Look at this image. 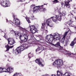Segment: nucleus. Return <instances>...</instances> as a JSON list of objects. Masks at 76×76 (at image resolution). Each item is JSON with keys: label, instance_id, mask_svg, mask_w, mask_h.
<instances>
[{"label": "nucleus", "instance_id": "nucleus-1", "mask_svg": "<svg viewBox=\"0 0 76 76\" xmlns=\"http://www.w3.org/2000/svg\"><path fill=\"white\" fill-rule=\"evenodd\" d=\"M7 41H8V45H5V47L7 48L6 50L5 51H9V49L10 48H12L14 47V45H13L14 44H15L16 42V41L14 39L12 38H7ZM9 45H13L12 46H9Z\"/></svg>", "mask_w": 76, "mask_h": 76}, {"label": "nucleus", "instance_id": "nucleus-2", "mask_svg": "<svg viewBox=\"0 0 76 76\" xmlns=\"http://www.w3.org/2000/svg\"><path fill=\"white\" fill-rule=\"evenodd\" d=\"M28 48V46H26V45L24 44L23 45V46H21L18 47L14 51V53L15 55H17L19 54L23 50H24L25 49H27Z\"/></svg>", "mask_w": 76, "mask_h": 76}, {"label": "nucleus", "instance_id": "nucleus-3", "mask_svg": "<svg viewBox=\"0 0 76 76\" xmlns=\"http://www.w3.org/2000/svg\"><path fill=\"white\" fill-rule=\"evenodd\" d=\"M52 64L55 67H56L58 69H59L63 64V61L61 59H57Z\"/></svg>", "mask_w": 76, "mask_h": 76}, {"label": "nucleus", "instance_id": "nucleus-4", "mask_svg": "<svg viewBox=\"0 0 76 76\" xmlns=\"http://www.w3.org/2000/svg\"><path fill=\"white\" fill-rule=\"evenodd\" d=\"M23 36L21 35H20L19 38L20 39L22 42H26L28 41V35L25 34Z\"/></svg>", "mask_w": 76, "mask_h": 76}, {"label": "nucleus", "instance_id": "nucleus-5", "mask_svg": "<svg viewBox=\"0 0 76 76\" xmlns=\"http://www.w3.org/2000/svg\"><path fill=\"white\" fill-rule=\"evenodd\" d=\"M72 1V0H65V4L64 3H62L61 4L62 7L64 8L66 6V8H69L70 7V4H69V3Z\"/></svg>", "mask_w": 76, "mask_h": 76}, {"label": "nucleus", "instance_id": "nucleus-6", "mask_svg": "<svg viewBox=\"0 0 76 76\" xmlns=\"http://www.w3.org/2000/svg\"><path fill=\"white\" fill-rule=\"evenodd\" d=\"M5 1H1L0 4L3 7H9L10 6V3L9 0H5Z\"/></svg>", "mask_w": 76, "mask_h": 76}, {"label": "nucleus", "instance_id": "nucleus-7", "mask_svg": "<svg viewBox=\"0 0 76 76\" xmlns=\"http://www.w3.org/2000/svg\"><path fill=\"white\" fill-rule=\"evenodd\" d=\"M30 32L33 34H35L37 32H38V29L36 27L35 25H31L30 26Z\"/></svg>", "mask_w": 76, "mask_h": 76}, {"label": "nucleus", "instance_id": "nucleus-8", "mask_svg": "<svg viewBox=\"0 0 76 76\" xmlns=\"http://www.w3.org/2000/svg\"><path fill=\"white\" fill-rule=\"evenodd\" d=\"M14 71V68H10V67H8L7 69L5 68H2V72H7L8 73H11L13 72Z\"/></svg>", "mask_w": 76, "mask_h": 76}, {"label": "nucleus", "instance_id": "nucleus-9", "mask_svg": "<svg viewBox=\"0 0 76 76\" xmlns=\"http://www.w3.org/2000/svg\"><path fill=\"white\" fill-rule=\"evenodd\" d=\"M35 61L36 63H37L39 65H41V66H44L43 64H42V62H44V60L42 58L38 59L37 58Z\"/></svg>", "mask_w": 76, "mask_h": 76}, {"label": "nucleus", "instance_id": "nucleus-10", "mask_svg": "<svg viewBox=\"0 0 76 76\" xmlns=\"http://www.w3.org/2000/svg\"><path fill=\"white\" fill-rule=\"evenodd\" d=\"M46 39L48 40L50 42H52L54 40L53 38V35H47L45 38Z\"/></svg>", "mask_w": 76, "mask_h": 76}, {"label": "nucleus", "instance_id": "nucleus-11", "mask_svg": "<svg viewBox=\"0 0 76 76\" xmlns=\"http://www.w3.org/2000/svg\"><path fill=\"white\" fill-rule=\"evenodd\" d=\"M52 45L55 46V47H59V50H62L63 49V47L60 46V42H57L55 45L52 43Z\"/></svg>", "mask_w": 76, "mask_h": 76}, {"label": "nucleus", "instance_id": "nucleus-12", "mask_svg": "<svg viewBox=\"0 0 76 76\" xmlns=\"http://www.w3.org/2000/svg\"><path fill=\"white\" fill-rule=\"evenodd\" d=\"M51 19H52L51 18L47 19L46 22L47 23L48 26H49L50 27H52V23H50L51 22Z\"/></svg>", "mask_w": 76, "mask_h": 76}, {"label": "nucleus", "instance_id": "nucleus-13", "mask_svg": "<svg viewBox=\"0 0 76 76\" xmlns=\"http://www.w3.org/2000/svg\"><path fill=\"white\" fill-rule=\"evenodd\" d=\"M39 10H40V8H39V7L35 6L34 7L33 12V13H34L35 12H37V11L38 12V11H39Z\"/></svg>", "mask_w": 76, "mask_h": 76}, {"label": "nucleus", "instance_id": "nucleus-14", "mask_svg": "<svg viewBox=\"0 0 76 76\" xmlns=\"http://www.w3.org/2000/svg\"><path fill=\"white\" fill-rule=\"evenodd\" d=\"M51 18L52 20L53 21V22H55L56 23H58V20H57V18L56 17H51Z\"/></svg>", "mask_w": 76, "mask_h": 76}, {"label": "nucleus", "instance_id": "nucleus-15", "mask_svg": "<svg viewBox=\"0 0 76 76\" xmlns=\"http://www.w3.org/2000/svg\"><path fill=\"white\" fill-rule=\"evenodd\" d=\"M76 43V37L74 39L73 41L72 42L71 44H70V45L72 47V48H73L74 45H75V44Z\"/></svg>", "mask_w": 76, "mask_h": 76}, {"label": "nucleus", "instance_id": "nucleus-16", "mask_svg": "<svg viewBox=\"0 0 76 76\" xmlns=\"http://www.w3.org/2000/svg\"><path fill=\"white\" fill-rule=\"evenodd\" d=\"M13 32L15 33V35L16 37H20V34H19V31H13Z\"/></svg>", "mask_w": 76, "mask_h": 76}, {"label": "nucleus", "instance_id": "nucleus-17", "mask_svg": "<svg viewBox=\"0 0 76 76\" xmlns=\"http://www.w3.org/2000/svg\"><path fill=\"white\" fill-rule=\"evenodd\" d=\"M56 17L58 21V20L60 21V20H61V16L60 14H59V15H56Z\"/></svg>", "mask_w": 76, "mask_h": 76}, {"label": "nucleus", "instance_id": "nucleus-18", "mask_svg": "<svg viewBox=\"0 0 76 76\" xmlns=\"http://www.w3.org/2000/svg\"><path fill=\"white\" fill-rule=\"evenodd\" d=\"M57 75L58 76H62L63 75V73L61 72L60 71H59V70H58L57 72Z\"/></svg>", "mask_w": 76, "mask_h": 76}, {"label": "nucleus", "instance_id": "nucleus-19", "mask_svg": "<svg viewBox=\"0 0 76 76\" xmlns=\"http://www.w3.org/2000/svg\"><path fill=\"white\" fill-rule=\"evenodd\" d=\"M67 23L70 26H72V23H73V21H72V19H71L69 21H68L67 22Z\"/></svg>", "mask_w": 76, "mask_h": 76}, {"label": "nucleus", "instance_id": "nucleus-20", "mask_svg": "<svg viewBox=\"0 0 76 76\" xmlns=\"http://www.w3.org/2000/svg\"><path fill=\"white\" fill-rule=\"evenodd\" d=\"M60 34L57 33H55L54 34V35H53V39H56V38L58 37V35H59Z\"/></svg>", "mask_w": 76, "mask_h": 76}, {"label": "nucleus", "instance_id": "nucleus-21", "mask_svg": "<svg viewBox=\"0 0 76 76\" xmlns=\"http://www.w3.org/2000/svg\"><path fill=\"white\" fill-rule=\"evenodd\" d=\"M46 23H45V22H44L43 23H42V29H44L45 28V27Z\"/></svg>", "mask_w": 76, "mask_h": 76}, {"label": "nucleus", "instance_id": "nucleus-22", "mask_svg": "<svg viewBox=\"0 0 76 76\" xmlns=\"http://www.w3.org/2000/svg\"><path fill=\"white\" fill-rule=\"evenodd\" d=\"M65 38L66 37L65 36H63V38L61 39V43H64V40L65 39Z\"/></svg>", "mask_w": 76, "mask_h": 76}, {"label": "nucleus", "instance_id": "nucleus-23", "mask_svg": "<svg viewBox=\"0 0 76 76\" xmlns=\"http://www.w3.org/2000/svg\"><path fill=\"white\" fill-rule=\"evenodd\" d=\"M34 57V55H33V54L32 53H31L28 54V57L29 58H31V57Z\"/></svg>", "mask_w": 76, "mask_h": 76}, {"label": "nucleus", "instance_id": "nucleus-24", "mask_svg": "<svg viewBox=\"0 0 76 76\" xmlns=\"http://www.w3.org/2000/svg\"><path fill=\"white\" fill-rule=\"evenodd\" d=\"M18 20H18L17 18L14 19L13 20V22L14 23H16V22H18Z\"/></svg>", "mask_w": 76, "mask_h": 76}, {"label": "nucleus", "instance_id": "nucleus-25", "mask_svg": "<svg viewBox=\"0 0 76 76\" xmlns=\"http://www.w3.org/2000/svg\"><path fill=\"white\" fill-rule=\"evenodd\" d=\"M53 4H54L55 3H58V0H54L53 1Z\"/></svg>", "mask_w": 76, "mask_h": 76}, {"label": "nucleus", "instance_id": "nucleus-26", "mask_svg": "<svg viewBox=\"0 0 76 76\" xmlns=\"http://www.w3.org/2000/svg\"><path fill=\"white\" fill-rule=\"evenodd\" d=\"M56 40H60V35H59L58 37L56 38Z\"/></svg>", "mask_w": 76, "mask_h": 76}, {"label": "nucleus", "instance_id": "nucleus-27", "mask_svg": "<svg viewBox=\"0 0 76 76\" xmlns=\"http://www.w3.org/2000/svg\"><path fill=\"white\" fill-rule=\"evenodd\" d=\"M31 19L32 20H34L35 19V18L34 17V16L32 15L31 16Z\"/></svg>", "mask_w": 76, "mask_h": 76}, {"label": "nucleus", "instance_id": "nucleus-28", "mask_svg": "<svg viewBox=\"0 0 76 76\" xmlns=\"http://www.w3.org/2000/svg\"><path fill=\"white\" fill-rule=\"evenodd\" d=\"M16 24L18 25H20V21L18 20V22H16Z\"/></svg>", "mask_w": 76, "mask_h": 76}, {"label": "nucleus", "instance_id": "nucleus-29", "mask_svg": "<svg viewBox=\"0 0 76 76\" xmlns=\"http://www.w3.org/2000/svg\"><path fill=\"white\" fill-rule=\"evenodd\" d=\"M43 6H44V5H42L41 6H39L38 7H39V9H40V10L41 9H43Z\"/></svg>", "mask_w": 76, "mask_h": 76}, {"label": "nucleus", "instance_id": "nucleus-30", "mask_svg": "<svg viewBox=\"0 0 76 76\" xmlns=\"http://www.w3.org/2000/svg\"><path fill=\"white\" fill-rule=\"evenodd\" d=\"M59 14L60 15H61V14L62 16H65V15H66V14L64 12H62V13H61V12H60Z\"/></svg>", "mask_w": 76, "mask_h": 76}, {"label": "nucleus", "instance_id": "nucleus-31", "mask_svg": "<svg viewBox=\"0 0 76 76\" xmlns=\"http://www.w3.org/2000/svg\"><path fill=\"white\" fill-rule=\"evenodd\" d=\"M26 19L27 21V22H28V23H31V21H30V20H29V18H26Z\"/></svg>", "mask_w": 76, "mask_h": 76}, {"label": "nucleus", "instance_id": "nucleus-32", "mask_svg": "<svg viewBox=\"0 0 76 76\" xmlns=\"http://www.w3.org/2000/svg\"><path fill=\"white\" fill-rule=\"evenodd\" d=\"M69 32V31H66V32L65 33L64 36L66 37V35H67V33Z\"/></svg>", "mask_w": 76, "mask_h": 76}, {"label": "nucleus", "instance_id": "nucleus-33", "mask_svg": "<svg viewBox=\"0 0 76 76\" xmlns=\"http://www.w3.org/2000/svg\"><path fill=\"white\" fill-rule=\"evenodd\" d=\"M28 43H31L32 42V40L31 39H29L28 41Z\"/></svg>", "mask_w": 76, "mask_h": 76}, {"label": "nucleus", "instance_id": "nucleus-34", "mask_svg": "<svg viewBox=\"0 0 76 76\" xmlns=\"http://www.w3.org/2000/svg\"><path fill=\"white\" fill-rule=\"evenodd\" d=\"M3 73V68H0V73Z\"/></svg>", "mask_w": 76, "mask_h": 76}, {"label": "nucleus", "instance_id": "nucleus-35", "mask_svg": "<svg viewBox=\"0 0 76 76\" xmlns=\"http://www.w3.org/2000/svg\"><path fill=\"white\" fill-rule=\"evenodd\" d=\"M69 39H67V40H66V44L67 45V44H68V42H69Z\"/></svg>", "mask_w": 76, "mask_h": 76}, {"label": "nucleus", "instance_id": "nucleus-36", "mask_svg": "<svg viewBox=\"0 0 76 76\" xmlns=\"http://www.w3.org/2000/svg\"><path fill=\"white\" fill-rule=\"evenodd\" d=\"M35 6V5L34 4H32L31 5V7L32 8V7H34V6Z\"/></svg>", "mask_w": 76, "mask_h": 76}, {"label": "nucleus", "instance_id": "nucleus-37", "mask_svg": "<svg viewBox=\"0 0 76 76\" xmlns=\"http://www.w3.org/2000/svg\"><path fill=\"white\" fill-rule=\"evenodd\" d=\"M18 2L21 1V2H22V1H25V0H18Z\"/></svg>", "mask_w": 76, "mask_h": 76}, {"label": "nucleus", "instance_id": "nucleus-38", "mask_svg": "<svg viewBox=\"0 0 76 76\" xmlns=\"http://www.w3.org/2000/svg\"><path fill=\"white\" fill-rule=\"evenodd\" d=\"M66 54L68 56H71V55L72 54L70 53H66Z\"/></svg>", "mask_w": 76, "mask_h": 76}, {"label": "nucleus", "instance_id": "nucleus-39", "mask_svg": "<svg viewBox=\"0 0 76 76\" xmlns=\"http://www.w3.org/2000/svg\"><path fill=\"white\" fill-rule=\"evenodd\" d=\"M21 30L22 31H25V29L23 28H21Z\"/></svg>", "mask_w": 76, "mask_h": 76}, {"label": "nucleus", "instance_id": "nucleus-40", "mask_svg": "<svg viewBox=\"0 0 76 76\" xmlns=\"http://www.w3.org/2000/svg\"><path fill=\"white\" fill-rule=\"evenodd\" d=\"M40 48L42 49V50H44V47H41Z\"/></svg>", "mask_w": 76, "mask_h": 76}, {"label": "nucleus", "instance_id": "nucleus-41", "mask_svg": "<svg viewBox=\"0 0 76 76\" xmlns=\"http://www.w3.org/2000/svg\"><path fill=\"white\" fill-rule=\"evenodd\" d=\"M48 75L46 74V75H42V76H48Z\"/></svg>", "mask_w": 76, "mask_h": 76}, {"label": "nucleus", "instance_id": "nucleus-42", "mask_svg": "<svg viewBox=\"0 0 76 76\" xmlns=\"http://www.w3.org/2000/svg\"><path fill=\"white\" fill-rule=\"evenodd\" d=\"M57 76L56 75H52L51 76Z\"/></svg>", "mask_w": 76, "mask_h": 76}, {"label": "nucleus", "instance_id": "nucleus-43", "mask_svg": "<svg viewBox=\"0 0 76 76\" xmlns=\"http://www.w3.org/2000/svg\"><path fill=\"white\" fill-rule=\"evenodd\" d=\"M13 17L14 18H15V15H14V14H13Z\"/></svg>", "mask_w": 76, "mask_h": 76}, {"label": "nucleus", "instance_id": "nucleus-44", "mask_svg": "<svg viewBox=\"0 0 76 76\" xmlns=\"http://www.w3.org/2000/svg\"><path fill=\"white\" fill-rule=\"evenodd\" d=\"M6 21H7V22H8V19H6Z\"/></svg>", "mask_w": 76, "mask_h": 76}, {"label": "nucleus", "instance_id": "nucleus-45", "mask_svg": "<svg viewBox=\"0 0 76 76\" xmlns=\"http://www.w3.org/2000/svg\"><path fill=\"white\" fill-rule=\"evenodd\" d=\"M36 51L37 52V51H38V49H37L36 50Z\"/></svg>", "mask_w": 76, "mask_h": 76}, {"label": "nucleus", "instance_id": "nucleus-46", "mask_svg": "<svg viewBox=\"0 0 76 76\" xmlns=\"http://www.w3.org/2000/svg\"><path fill=\"white\" fill-rule=\"evenodd\" d=\"M74 18H75V20H76V17H75Z\"/></svg>", "mask_w": 76, "mask_h": 76}, {"label": "nucleus", "instance_id": "nucleus-47", "mask_svg": "<svg viewBox=\"0 0 76 76\" xmlns=\"http://www.w3.org/2000/svg\"><path fill=\"white\" fill-rule=\"evenodd\" d=\"M1 16V13H0V17Z\"/></svg>", "mask_w": 76, "mask_h": 76}, {"label": "nucleus", "instance_id": "nucleus-48", "mask_svg": "<svg viewBox=\"0 0 76 76\" xmlns=\"http://www.w3.org/2000/svg\"><path fill=\"white\" fill-rule=\"evenodd\" d=\"M71 15H73V14H72V13H71Z\"/></svg>", "mask_w": 76, "mask_h": 76}, {"label": "nucleus", "instance_id": "nucleus-49", "mask_svg": "<svg viewBox=\"0 0 76 76\" xmlns=\"http://www.w3.org/2000/svg\"><path fill=\"white\" fill-rule=\"evenodd\" d=\"M0 40H1V38L0 37Z\"/></svg>", "mask_w": 76, "mask_h": 76}, {"label": "nucleus", "instance_id": "nucleus-50", "mask_svg": "<svg viewBox=\"0 0 76 76\" xmlns=\"http://www.w3.org/2000/svg\"><path fill=\"white\" fill-rule=\"evenodd\" d=\"M48 31L47 30H46V31Z\"/></svg>", "mask_w": 76, "mask_h": 76}, {"label": "nucleus", "instance_id": "nucleus-51", "mask_svg": "<svg viewBox=\"0 0 76 76\" xmlns=\"http://www.w3.org/2000/svg\"><path fill=\"white\" fill-rule=\"evenodd\" d=\"M45 4L44 5H45Z\"/></svg>", "mask_w": 76, "mask_h": 76}, {"label": "nucleus", "instance_id": "nucleus-52", "mask_svg": "<svg viewBox=\"0 0 76 76\" xmlns=\"http://www.w3.org/2000/svg\"><path fill=\"white\" fill-rule=\"evenodd\" d=\"M5 35H4V37H5Z\"/></svg>", "mask_w": 76, "mask_h": 76}, {"label": "nucleus", "instance_id": "nucleus-53", "mask_svg": "<svg viewBox=\"0 0 76 76\" xmlns=\"http://www.w3.org/2000/svg\"><path fill=\"white\" fill-rule=\"evenodd\" d=\"M41 52H39V53H41Z\"/></svg>", "mask_w": 76, "mask_h": 76}, {"label": "nucleus", "instance_id": "nucleus-54", "mask_svg": "<svg viewBox=\"0 0 76 76\" xmlns=\"http://www.w3.org/2000/svg\"><path fill=\"white\" fill-rule=\"evenodd\" d=\"M3 1V0H2Z\"/></svg>", "mask_w": 76, "mask_h": 76}]
</instances>
